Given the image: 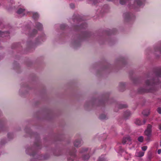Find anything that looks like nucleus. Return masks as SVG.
<instances>
[{
  "label": "nucleus",
  "instance_id": "f257e3e1",
  "mask_svg": "<svg viewBox=\"0 0 161 161\" xmlns=\"http://www.w3.org/2000/svg\"><path fill=\"white\" fill-rule=\"evenodd\" d=\"M151 133V125H148L147 129L146 130L145 132V133L146 135L147 136H150Z\"/></svg>",
  "mask_w": 161,
  "mask_h": 161
},
{
  "label": "nucleus",
  "instance_id": "f03ea898",
  "mask_svg": "<svg viewBox=\"0 0 161 161\" xmlns=\"http://www.w3.org/2000/svg\"><path fill=\"white\" fill-rule=\"evenodd\" d=\"M81 141L80 140H76L74 143V145L75 147H80L81 144Z\"/></svg>",
  "mask_w": 161,
  "mask_h": 161
},
{
  "label": "nucleus",
  "instance_id": "7ed1b4c3",
  "mask_svg": "<svg viewBox=\"0 0 161 161\" xmlns=\"http://www.w3.org/2000/svg\"><path fill=\"white\" fill-rule=\"evenodd\" d=\"M108 115L104 114H101L99 118L101 119H108Z\"/></svg>",
  "mask_w": 161,
  "mask_h": 161
},
{
  "label": "nucleus",
  "instance_id": "20e7f679",
  "mask_svg": "<svg viewBox=\"0 0 161 161\" xmlns=\"http://www.w3.org/2000/svg\"><path fill=\"white\" fill-rule=\"evenodd\" d=\"M146 122V121L145 120H144L142 122L139 119H137L136 120V123L138 125H141L145 124Z\"/></svg>",
  "mask_w": 161,
  "mask_h": 161
},
{
  "label": "nucleus",
  "instance_id": "39448f33",
  "mask_svg": "<svg viewBox=\"0 0 161 161\" xmlns=\"http://www.w3.org/2000/svg\"><path fill=\"white\" fill-rule=\"evenodd\" d=\"M142 114L144 116H148L150 114V111L149 110H145L142 112Z\"/></svg>",
  "mask_w": 161,
  "mask_h": 161
},
{
  "label": "nucleus",
  "instance_id": "423d86ee",
  "mask_svg": "<svg viewBox=\"0 0 161 161\" xmlns=\"http://www.w3.org/2000/svg\"><path fill=\"white\" fill-rule=\"evenodd\" d=\"M144 155V153L142 152H139L136 153V155L137 157H141L143 156Z\"/></svg>",
  "mask_w": 161,
  "mask_h": 161
},
{
  "label": "nucleus",
  "instance_id": "0eeeda50",
  "mask_svg": "<svg viewBox=\"0 0 161 161\" xmlns=\"http://www.w3.org/2000/svg\"><path fill=\"white\" fill-rule=\"evenodd\" d=\"M24 11L25 10L24 9L20 8L17 11V13L19 14H21L22 13H23Z\"/></svg>",
  "mask_w": 161,
  "mask_h": 161
},
{
  "label": "nucleus",
  "instance_id": "6e6552de",
  "mask_svg": "<svg viewBox=\"0 0 161 161\" xmlns=\"http://www.w3.org/2000/svg\"><path fill=\"white\" fill-rule=\"evenodd\" d=\"M138 139L139 141L141 142H142L143 141V138L142 136H141L138 138Z\"/></svg>",
  "mask_w": 161,
  "mask_h": 161
},
{
  "label": "nucleus",
  "instance_id": "1a4fd4ad",
  "mask_svg": "<svg viewBox=\"0 0 161 161\" xmlns=\"http://www.w3.org/2000/svg\"><path fill=\"white\" fill-rule=\"evenodd\" d=\"M147 148V146H143L142 147V149L143 151H145Z\"/></svg>",
  "mask_w": 161,
  "mask_h": 161
},
{
  "label": "nucleus",
  "instance_id": "9d476101",
  "mask_svg": "<svg viewBox=\"0 0 161 161\" xmlns=\"http://www.w3.org/2000/svg\"><path fill=\"white\" fill-rule=\"evenodd\" d=\"M128 140V138H125V139H124L123 141H122V142L125 144V143L127 141V140Z\"/></svg>",
  "mask_w": 161,
  "mask_h": 161
},
{
  "label": "nucleus",
  "instance_id": "9b49d317",
  "mask_svg": "<svg viewBox=\"0 0 161 161\" xmlns=\"http://www.w3.org/2000/svg\"><path fill=\"white\" fill-rule=\"evenodd\" d=\"M157 111L159 114H161V108H158L157 109Z\"/></svg>",
  "mask_w": 161,
  "mask_h": 161
},
{
  "label": "nucleus",
  "instance_id": "f8f14e48",
  "mask_svg": "<svg viewBox=\"0 0 161 161\" xmlns=\"http://www.w3.org/2000/svg\"><path fill=\"white\" fill-rule=\"evenodd\" d=\"M79 43H78L77 42H74L73 43V45L74 46H76L77 45H79Z\"/></svg>",
  "mask_w": 161,
  "mask_h": 161
},
{
  "label": "nucleus",
  "instance_id": "ddd939ff",
  "mask_svg": "<svg viewBox=\"0 0 161 161\" xmlns=\"http://www.w3.org/2000/svg\"><path fill=\"white\" fill-rule=\"evenodd\" d=\"M150 83V80H147L146 81V84L147 85H149V83Z\"/></svg>",
  "mask_w": 161,
  "mask_h": 161
},
{
  "label": "nucleus",
  "instance_id": "4468645a",
  "mask_svg": "<svg viewBox=\"0 0 161 161\" xmlns=\"http://www.w3.org/2000/svg\"><path fill=\"white\" fill-rule=\"evenodd\" d=\"M158 154H160L161 153V149H158Z\"/></svg>",
  "mask_w": 161,
  "mask_h": 161
},
{
  "label": "nucleus",
  "instance_id": "2eb2a0df",
  "mask_svg": "<svg viewBox=\"0 0 161 161\" xmlns=\"http://www.w3.org/2000/svg\"><path fill=\"white\" fill-rule=\"evenodd\" d=\"M159 129L160 130H161V124L159 126Z\"/></svg>",
  "mask_w": 161,
  "mask_h": 161
},
{
  "label": "nucleus",
  "instance_id": "dca6fc26",
  "mask_svg": "<svg viewBox=\"0 0 161 161\" xmlns=\"http://www.w3.org/2000/svg\"><path fill=\"white\" fill-rule=\"evenodd\" d=\"M36 14V16H37V15H38V14Z\"/></svg>",
  "mask_w": 161,
  "mask_h": 161
}]
</instances>
